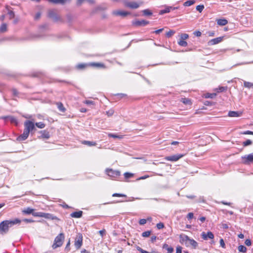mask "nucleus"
<instances>
[{"mask_svg":"<svg viewBox=\"0 0 253 253\" xmlns=\"http://www.w3.org/2000/svg\"><path fill=\"white\" fill-rule=\"evenodd\" d=\"M151 231H147L142 233V236L143 237H148L151 235Z\"/></svg>","mask_w":253,"mask_h":253,"instance_id":"79ce46f5","label":"nucleus"},{"mask_svg":"<svg viewBox=\"0 0 253 253\" xmlns=\"http://www.w3.org/2000/svg\"><path fill=\"white\" fill-rule=\"evenodd\" d=\"M106 173L111 178H115L120 175V172L118 171L114 170L112 169H107L106 170Z\"/></svg>","mask_w":253,"mask_h":253,"instance_id":"0eeeda50","label":"nucleus"},{"mask_svg":"<svg viewBox=\"0 0 253 253\" xmlns=\"http://www.w3.org/2000/svg\"><path fill=\"white\" fill-rule=\"evenodd\" d=\"M2 118L3 119H6L7 118H9L11 123H14L16 125L18 124L17 121L16 119L15 118L13 117H11V116L8 117V116H6V117H3Z\"/></svg>","mask_w":253,"mask_h":253,"instance_id":"c85d7f7f","label":"nucleus"},{"mask_svg":"<svg viewBox=\"0 0 253 253\" xmlns=\"http://www.w3.org/2000/svg\"><path fill=\"white\" fill-rule=\"evenodd\" d=\"M244 85L245 87H248V88H252L253 87V84L250 82H244Z\"/></svg>","mask_w":253,"mask_h":253,"instance_id":"c9c22d12","label":"nucleus"},{"mask_svg":"<svg viewBox=\"0 0 253 253\" xmlns=\"http://www.w3.org/2000/svg\"><path fill=\"white\" fill-rule=\"evenodd\" d=\"M220 246L223 248H225V244L224 243V240L223 239H221L220 240Z\"/></svg>","mask_w":253,"mask_h":253,"instance_id":"6e6d98bb","label":"nucleus"},{"mask_svg":"<svg viewBox=\"0 0 253 253\" xmlns=\"http://www.w3.org/2000/svg\"><path fill=\"white\" fill-rule=\"evenodd\" d=\"M201 236L203 239L206 240H208V238L212 239L214 238V235L211 231L208 232L207 233L203 232L201 234Z\"/></svg>","mask_w":253,"mask_h":253,"instance_id":"9b49d317","label":"nucleus"},{"mask_svg":"<svg viewBox=\"0 0 253 253\" xmlns=\"http://www.w3.org/2000/svg\"><path fill=\"white\" fill-rule=\"evenodd\" d=\"M156 226L158 229H161L164 227V224L162 222L157 223Z\"/></svg>","mask_w":253,"mask_h":253,"instance_id":"09e8293b","label":"nucleus"},{"mask_svg":"<svg viewBox=\"0 0 253 253\" xmlns=\"http://www.w3.org/2000/svg\"><path fill=\"white\" fill-rule=\"evenodd\" d=\"M22 213L26 214H32L35 217H44L46 219H55V217L50 213L42 212H34V209L29 207L24 209L22 211Z\"/></svg>","mask_w":253,"mask_h":253,"instance_id":"f03ea898","label":"nucleus"},{"mask_svg":"<svg viewBox=\"0 0 253 253\" xmlns=\"http://www.w3.org/2000/svg\"><path fill=\"white\" fill-rule=\"evenodd\" d=\"M83 211H75L71 213L70 216L73 218H80L83 215Z\"/></svg>","mask_w":253,"mask_h":253,"instance_id":"412c9836","label":"nucleus"},{"mask_svg":"<svg viewBox=\"0 0 253 253\" xmlns=\"http://www.w3.org/2000/svg\"><path fill=\"white\" fill-rule=\"evenodd\" d=\"M180 101L185 105H190L192 104L191 100L189 98H182Z\"/></svg>","mask_w":253,"mask_h":253,"instance_id":"bb28decb","label":"nucleus"},{"mask_svg":"<svg viewBox=\"0 0 253 253\" xmlns=\"http://www.w3.org/2000/svg\"><path fill=\"white\" fill-rule=\"evenodd\" d=\"M228 23V21L225 19H219L217 20V23L218 25L220 26H224L226 25Z\"/></svg>","mask_w":253,"mask_h":253,"instance_id":"a878e982","label":"nucleus"},{"mask_svg":"<svg viewBox=\"0 0 253 253\" xmlns=\"http://www.w3.org/2000/svg\"><path fill=\"white\" fill-rule=\"evenodd\" d=\"M113 197H126V195L124 194H118V193H115L113 194Z\"/></svg>","mask_w":253,"mask_h":253,"instance_id":"5fc2aeb1","label":"nucleus"},{"mask_svg":"<svg viewBox=\"0 0 253 253\" xmlns=\"http://www.w3.org/2000/svg\"><path fill=\"white\" fill-rule=\"evenodd\" d=\"M48 16L53 19L55 21H57L60 19V17L55 13L53 10H50L48 12Z\"/></svg>","mask_w":253,"mask_h":253,"instance_id":"f3484780","label":"nucleus"},{"mask_svg":"<svg viewBox=\"0 0 253 253\" xmlns=\"http://www.w3.org/2000/svg\"><path fill=\"white\" fill-rule=\"evenodd\" d=\"M7 31V25L5 23H3L0 26V32L4 33Z\"/></svg>","mask_w":253,"mask_h":253,"instance_id":"c756f323","label":"nucleus"},{"mask_svg":"<svg viewBox=\"0 0 253 253\" xmlns=\"http://www.w3.org/2000/svg\"><path fill=\"white\" fill-rule=\"evenodd\" d=\"M58 109L62 113H65L66 111V109L64 107L63 103L61 102H57L55 103Z\"/></svg>","mask_w":253,"mask_h":253,"instance_id":"aec40b11","label":"nucleus"},{"mask_svg":"<svg viewBox=\"0 0 253 253\" xmlns=\"http://www.w3.org/2000/svg\"><path fill=\"white\" fill-rule=\"evenodd\" d=\"M140 6V4L135 1H130L127 2V7H129L132 9H136Z\"/></svg>","mask_w":253,"mask_h":253,"instance_id":"dca6fc26","label":"nucleus"},{"mask_svg":"<svg viewBox=\"0 0 253 253\" xmlns=\"http://www.w3.org/2000/svg\"><path fill=\"white\" fill-rule=\"evenodd\" d=\"M188 37H189V36L187 34H181V36H180V38H181L180 40H185L188 39Z\"/></svg>","mask_w":253,"mask_h":253,"instance_id":"49530a36","label":"nucleus"},{"mask_svg":"<svg viewBox=\"0 0 253 253\" xmlns=\"http://www.w3.org/2000/svg\"><path fill=\"white\" fill-rule=\"evenodd\" d=\"M242 134L253 135V131L247 130L243 132Z\"/></svg>","mask_w":253,"mask_h":253,"instance_id":"bf43d9fd","label":"nucleus"},{"mask_svg":"<svg viewBox=\"0 0 253 253\" xmlns=\"http://www.w3.org/2000/svg\"><path fill=\"white\" fill-rule=\"evenodd\" d=\"M147 222V220L145 219H141L139 221V223L140 225H144Z\"/></svg>","mask_w":253,"mask_h":253,"instance_id":"3c124183","label":"nucleus"},{"mask_svg":"<svg viewBox=\"0 0 253 253\" xmlns=\"http://www.w3.org/2000/svg\"><path fill=\"white\" fill-rule=\"evenodd\" d=\"M89 66L96 68L105 69L106 68L105 65L102 63L90 62L89 63Z\"/></svg>","mask_w":253,"mask_h":253,"instance_id":"9d476101","label":"nucleus"},{"mask_svg":"<svg viewBox=\"0 0 253 253\" xmlns=\"http://www.w3.org/2000/svg\"><path fill=\"white\" fill-rule=\"evenodd\" d=\"M242 163L245 165H250L253 163V153L246 155L241 158Z\"/></svg>","mask_w":253,"mask_h":253,"instance_id":"423d86ee","label":"nucleus"},{"mask_svg":"<svg viewBox=\"0 0 253 253\" xmlns=\"http://www.w3.org/2000/svg\"><path fill=\"white\" fill-rule=\"evenodd\" d=\"M183 156V155L181 154H176L172 156H167L165 158V159L167 161L175 162L178 161Z\"/></svg>","mask_w":253,"mask_h":253,"instance_id":"6e6552de","label":"nucleus"},{"mask_svg":"<svg viewBox=\"0 0 253 253\" xmlns=\"http://www.w3.org/2000/svg\"><path fill=\"white\" fill-rule=\"evenodd\" d=\"M138 250L141 252V253H150L149 252H148L147 251H146L143 249H142L141 248H140V247H138Z\"/></svg>","mask_w":253,"mask_h":253,"instance_id":"e2e57ef3","label":"nucleus"},{"mask_svg":"<svg viewBox=\"0 0 253 253\" xmlns=\"http://www.w3.org/2000/svg\"><path fill=\"white\" fill-rule=\"evenodd\" d=\"M24 130L30 133V132H32L35 129V124L33 122L27 120L24 122Z\"/></svg>","mask_w":253,"mask_h":253,"instance_id":"20e7f679","label":"nucleus"},{"mask_svg":"<svg viewBox=\"0 0 253 253\" xmlns=\"http://www.w3.org/2000/svg\"><path fill=\"white\" fill-rule=\"evenodd\" d=\"M242 115V112L232 111H230L228 113V116L230 117H239Z\"/></svg>","mask_w":253,"mask_h":253,"instance_id":"a211bd4d","label":"nucleus"},{"mask_svg":"<svg viewBox=\"0 0 253 253\" xmlns=\"http://www.w3.org/2000/svg\"><path fill=\"white\" fill-rule=\"evenodd\" d=\"M82 144L86 145L88 146H95L97 145L95 142L87 140H83L81 142Z\"/></svg>","mask_w":253,"mask_h":253,"instance_id":"b1692460","label":"nucleus"},{"mask_svg":"<svg viewBox=\"0 0 253 253\" xmlns=\"http://www.w3.org/2000/svg\"><path fill=\"white\" fill-rule=\"evenodd\" d=\"M21 221L18 218H15L13 220H5L0 223V234H4L9 231V227L12 225L20 224Z\"/></svg>","mask_w":253,"mask_h":253,"instance_id":"f257e3e1","label":"nucleus"},{"mask_svg":"<svg viewBox=\"0 0 253 253\" xmlns=\"http://www.w3.org/2000/svg\"><path fill=\"white\" fill-rule=\"evenodd\" d=\"M194 34L197 36V37H200L202 35V33L201 32L198 31H195L194 33Z\"/></svg>","mask_w":253,"mask_h":253,"instance_id":"680f3d73","label":"nucleus"},{"mask_svg":"<svg viewBox=\"0 0 253 253\" xmlns=\"http://www.w3.org/2000/svg\"><path fill=\"white\" fill-rule=\"evenodd\" d=\"M89 66V63H80L76 65V68L79 70H83Z\"/></svg>","mask_w":253,"mask_h":253,"instance_id":"2eb2a0df","label":"nucleus"},{"mask_svg":"<svg viewBox=\"0 0 253 253\" xmlns=\"http://www.w3.org/2000/svg\"><path fill=\"white\" fill-rule=\"evenodd\" d=\"M113 14L115 16H120L125 17L126 16V12L122 10H115L113 11Z\"/></svg>","mask_w":253,"mask_h":253,"instance_id":"6ab92c4d","label":"nucleus"},{"mask_svg":"<svg viewBox=\"0 0 253 253\" xmlns=\"http://www.w3.org/2000/svg\"><path fill=\"white\" fill-rule=\"evenodd\" d=\"M83 237L81 233H79L76 235L75 239V246L77 250H79L81 248L83 245Z\"/></svg>","mask_w":253,"mask_h":253,"instance_id":"39448f33","label":"nucleus"},{"mask_svg":"<svg viewBox=\"0 0 253 253\" xmlns=\"http://www.w3.org/2000/svg\"><path fill=\"white\" fill-rule=\"evenodd\" d=\"M85 0H77V4L78 5H81L83 2H84ZM89 2H92L93 0H87Z\"/></svg>","mask_w":253,"mask_h":253,"instance_id":"de8ad7c7","label":"nucleus"},{"mask_svg":"<svg viewBox=\"0 0 253 253\" xmlns=\"http://www.w3.org/2000/svg\"><path fill=\"white\" fill-rule=\"evenodd\" d=\"M253 144V141L250 139H248L246 141L243 142V145L244 147L252 145Z\"/></svg>","mask_w":253,"mask_h":253,"instance_id":"f704fd0d","label":"nucleus"},{"mask_svg":"<svg viewBox=\"0 0 253 253\" xmlns=\"http://www.w3.org/2000/svg\"><path fill=\"white\" fill-rule=\"evenodd\" d=\"M188 219H190L193 217V213L192 212H189L187 216Z\"/></svg>","mask_w":253,"mask_h":253,"instance_id":"052dcab7","label":"nucleus"},{"mask_svg":"<svg viewBox=\"0 0 253 253\" xmlns=\"http://www.w3.org/2000/svg\"><path fill=\"white\" fill-rule=\"evenodd\" d=\"M178 43L179 45L183 47H185L187 45V42L184 40H180Z\"/></svg>","mask_w":253,"mask_h":253,"instance_id":"e433bc0d","label":"nucleus"},{"mask_svg":"<svg viewBox=\"0 0 253 253\" xmlns=\"http://www.w3.org/2000/svg\"><path fill=\"white\" fill-rule=\"evenodd\" d=\"M114 113V111L112 109H110L106 112V114L108 117L112 116L113 115Z\"/></svg>","mask_w":253,"mask_h":253,"instance_id":"a18cd8bd","label":"nucleus"},{"mask_svg":"<svg viewBox=\"0 0 253 253\" xmlns=\"http://www.w3.org/2000/svg\"><path fill=\"white\" fill-rule=\"evenodd\" d=\"M105 232H106V230L105 229H103V230H100L99 231V233L101 237H103L104 236Z\"/></svg>","mask_w":253,"mask_h":253,"instance_id":"13d9d810","label":"nucleus"},{"mask_svg":"<svg viewBox=\"0 0 253 253\" xmlns=\"http://www.w3.org/2000/svg\"><path fill=\"white\" fill-rule=\"evenodd\" d=\"M195 1L194 0H188L185 1L184 3V5L185 6H189L195 3Z\"/></svg>","mask_w":253,"mask_h":253,"instance_id":"473e14b6","label":"nucleus"},{"mask_svg":"<svg viewBox=\"0 0 253 253\" xmlns=\"http://www.w3.org/2000/svg\"><path fill=\"white\" fill-rule=\"evenodd\" d=\"M84 103V104H86L87 105H94V103L93 101H91V100H85Z\"/></svg>","mask_w":253,"mask_h":253,"instance_id":"8fccbe9b","label":"nucleus"},{"mask_svg":"<svg viewBox=\"0 0 253 253\" xmlns=\"http://www.w3.org/2000/svg\"><path fill=\"white\" fill-rule=\"evenodd\" d=\"M70 240H69L68 241V243H67V245L65 247V250H67V251H69L70 250Z\"/></svg>","mask_w":253,"mask_h":253,"instance_id":"603ef678","label":"nucleus"},{"mask_svg":"<svg viewBox=\"0 0 253 253\" xmlns=\"http://www.w3.org/2000/svg\"><path fill=\"white\" fill-rule=\"evenodd\" d=\"M49 2L53 3L64 4L67 0H48Z\"/></svg>","mask_w":253,"mask_h":253,"instance_id":"cd10ccee","label":"nucleus"},{"mask_svg":"<svg viewBox=\"0 0 253 253\" xmlns=\"http://www.w3.org/2000/svg\"><path fill=\"white\" fill-rule=\"evenodd\" d=\"M185 246L187 247L192 246L194 249H196L198 246V243L194 240L189 238Z\"/></svg>","mask_w":253,"mask_h":253,"instance_id":"4468645a","label":"nucleus"},{"mask_svg":"<svg viewBox=\"0 0 253 253\" xmlns=\"http://www.w3.org/2000/svg\"><path fill=\"white\" fill-rule=\"evenodd\" d=\"M35 126L39 128H43L45 126V124L42 122H38L35 124Z\"/></svg>","mask_w":253,"mask_h":253,"instance_id":"7c9ffc66","label":"nucleus"},{"mask_svg":"<svg viewBox=\"0 0 253 253\" xmlns=\"http://www.w3.org/2000/svg\"><path fill=\"white\" fill-rule=\"evenodd\" d=\"M12 91L13 94L14 95H15V96H16V95H18V92L17 90H16V89H15V88H13V89H12Z\"/></svg>","mask_w":253,"mask_h":253,"instance_id":"338daca9","label":"nucleus"},{"mask_svg":"<svg viewBox=\"0 0 253 253\" xmlns=\"http://www.w3.org/2000/svg\"><path fill=\"white\" fill-rule=\"evenodd\" d=\"M29 133L24 130L23 133L19 135L16 140L18 141H22L26 140L29 136Z\"/></svg>","mask_w":253,"mask_h":253,"instance_id":"ddd939ff","label":"nucleus"},{"mask_svg":"<svg viewBox=\"0 0 253 253\" xmlns=\"http://www.w3.org/2000/svg\"><path fill=\"white\" fill-rule=\"evenodd\" d=\"M177 7H172L171 6H167L165 9L161 10L159 12V14L161 15L164 14L166 13H169L171 9L174 10L177 9Z\"/></svg>","mask_w":253,"mask_h":253,"instance_id":"5701e85b","label":"nucleus"},{"mask_svg":"<svg viewBox=\"0 0 253 253\" xmlns=\"http://www.w3.org/2000/svg\"><path fill=\"white\" fill-rule=\"evenodd\" d=\"M175 32L173 30H169V32L166 33V36L168 38L171 37L174 34H175Z\"/></svg>","mask_w":253,"mask_h":253,"instance_id":"a19ab883","label":"nucleus"},{"mask_svg":"<svg viewBox=\"0 0 253 253\" xmlns=\"http://www.w3.org/2000/svg\"><path fill=\"white\" fill-rule=\"evenodd\" d=\"M223 38V37H220L213 39L209 41L208 44L209 45H213L216 44H218L222 41Z\"/></svg>","mask_w":253,"mask_h":253,"instance_id":"1a4fd4ad","label":"nucleus"},{"mask_svg":"<svg viewBox=\"0 0 253 253\" xmlns=\"http://www.w3.org/2000/svg\"><path fill=\"white\" fill-rule=\"evenodd\" d=\"M41 135L40 136L42 138L48 139L50 137L49 132L46 130H43L40 131Z\"/></svg>","mask_w":253,"mask_h":253,"instance_id":"4be33fe9","label":"nucleus"},{"mask_svg":"<svg viewBox=\"0 0 253 253\" xmlns=\"http://www.w3.org/2000/svg\"><path fill=\"white\" fill-rule=\"evenodd\" d=\"M65 239V235L63 233H60L54 239V243L52 246L53 249H55L62 246Z\"/></svg>","mask_w":253,"mask_h":253,"instance_id":"7ed1b4c3","label":"nucleus"},{"mask_svg":"<svg viewBox=\"0 0 253 253\" xmlns=\"http://www.w3.org/2000/svg\"><path fill=\"white\" fill-rule=\"evenodd\" d=\"M23 221L26 222H27V223H31V222H34V221L32 220V219H23Z\"/></svg>","mask_w":253,"mask_h":253,"instance_id":"774afa93","label":"nucleus"},{"mask_svg":"<svg viewBox=\"0 0 253 253\" xmlns=\"http://www.w3.org/2000/svg\"><path fill=\"white\" fill-rule=\"evenodd\" d=\"M204 8V6L203 5H199L196 7V10L200 12H201Z\"/></svg>","mask_w":253,"mask_h":253,"instance_id":"c03bdc74","label":"nucleus"},{"mask_svg":"<svg viewBox=\"0 0 253 253\" xmlns=\"http://www.w3.org/2000/svg\"><path fill=\"white\" fill-rule=\"evenodd\" d=\"M245 244L247 246H250L252 245V242L250 239H247V240H246V241L245 242Z\"/></svg>","mask_w":253,"mask_h":253,"instance_id":"864d4df0","label":"nucleus"},{"mask_svg":"<svg viewBox=\"0 0 253 253\" xmlns=\"http://www.w3.org/2000/svg\"><path fill=\"white\" fill-rule=\"evenodd\" d=\"M149 21L144 20H136L132 22V24L137 26H145L149 24Z\"/></svg>","mask_w":253,"mask_h":253,"instance_id":"f8f14e48","label":"nucleus"},{"mask_svg":"<svg viewBox=\"0 0 253 253\" xmlns=\"http://www.w3.org/2000/svg\"><path fill=\"white\" fill-rule=\"evenodd\" d=\"M226 89H227L226 87L221 86V87H219L218 88H216L215 90L217 92H220L224 91L225 90H226Z\"/></svg>","mask_w":253,"mask_h":253,"instance_id":"37998d69","label":"nucleus"},{"mask_svg":"<svg viewBox=\"0 0 253 253\" xmlns=\"http://www.w3.org/2000/svg\"><path fill=\"white\" fill-rule=\"evenodd\" d=\"M180 242L182 244H184L185 245L187 243L189 237L187 235L180 236Z\"/></svg>","mask_w":253,"mask_h":253,"instance_id":"393cba45","label":"nucleus"},{"mask_svg":"<svg viewBox=\"0 0 253 253\" xmlns=\"http://www.w3.org/2000/svg\"><path fill=\"white\" fill-rule=\"evenodd\" d=\"M182 253V248L180 246H178L176 248V253Z\"/></svg>","mask_w":253,"mask_h":253,"instance_id":"4d7b16f0","label":"nucleus"},{"mask_svg":"<svg viewBox=\"0 0 253 253\" xmlns=\"http://www.w3.org/2000/svg\"><path fill=\"white\" fill-rule=\"evenodd\" d=\"M108 136L109 137H113V138H122V136L121 135H117V134H112V133H109L108 134Z\"/></svg>","mask_w":253,"mask_h":253,"instance_id":"58836bf2","label":"nucleus"},{"mask_svg":"<svg viewBox=\"0 0 253 253\" xmlns=\"http://www.w3.org/2000/svg\"><path fill=\"white\" fill-rule=\"evenodd\" d=\"M163 30H164L163 28L160 29H159V30H156V31H154L153 33H155V34H158L160 33L161 32H162L163 31Z\"/></svg>","mask_w":253,"mask_h":253,"instance_id":"69168bd1","label":"nucleus"},{"mask_svg":"<svg viewBox=\"0 0 253 253\" xmlns=\"http://www.w3.org/2000/svg\"><path fill=\"white\" fill-rule=\"evenodd\" d=\"M216 96V93H207L205 94V97L206 98H213L215 97Z\"/></svg>","mask_w":253,"mask_h":253,"instance_id":"4c0bfd02","label":"nucleus"},{"mask_svg":"<svg viewBox=\"0 0 253 253\" xmlns=\"http://www.w3.org/2000/svg\"><path fill=\"white\" fill-rule=\"evenodd\" d=\"M8 14L9 16V19H11L14 18L15 14L14 12L12 10H8Z\"/></svg>","mask_w":253,"mask_h":253,"instance_id":"ea45409f","label":"nucleus"},{"mask_svg":"<svg viewBox=\"0 0 253 253\" xmlns=\"http://www.w3.org/2000/svg\"><path fill=\"white\" fill-rule=\"evenodd\" d=\"M142 13H143V14L145 16H150L152 14V12L148 9L143 10L142 11Z\"/></svg>","mask_w":253,"mask_h":253,"instance_id":"72a5a7b5","label":"nucleus"},{"mask_svg":"<svg viewBox=\"0 0 253 253\" xmlns=\"http://www.w3.org/2000/svg\"><path fill=\"white\" fill-rule=\"evenodd\" d=\"M42 75V73L38 72V73H36L33 74L32 76L33 77H40Z\"/></svg>","mask_w":253,"mask_h":253,"instance_id":"0e129e2a","label":"nucleus"},{"mask_svg":"<svg viewBox=\"0 0 253 253\" xmlns=\"http://www.w3.org/2000/svg\"><path fill=\"white\" fill-rule=\"evenodd\" d=\"M238 250L240 252L245 253L247 252V248L243 245H240L238 247Z\"/></svg>","mask_w":253,"mask_h":253,"instance_id":"2f4dec72","label":"nucleus"}]
</instances>
